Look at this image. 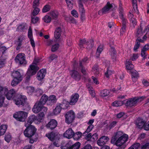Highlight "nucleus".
Listing matches in <instances>:
<instances>
[{"label": "nucleus", "instance_id": "2", "mask_svg": "<svg viewBox=\"0 0 149 149\" xmlns=\"http://www.w3.org/2000/svg\"><path fill=\"white\" fill-rule=\"evenodd\" d=\"M11 76L13 78L11 84L12 86H14L18 84L23 79V74L21 72V70H18L13 71L11 72Z\"/></svg>", "mask_w": 149, "mask_h": 149}, {"label": "nucleus", "instance_id": "44", "mask_svg": "<svg viewBox=\"0 0 149 149\" xmlns=\"http://www.w3.org/2000/svg\"><path fill=\"white\" fill-rule=\"evenodd\" d=\"M85 135H86V136L85 137V138L88 140H89L91 138H94V136H97L96 134H93L92 135L91 133H87V134Z\"/></svg>", "mask_w": 149, "mask_h": 149}, {"label": "nucleus", "instance_id": "14", "mask_svg": "<svg viewBox=\"0 0 149 149\" xmlns=\"http://www.w3.org/2000/svg\"><path fill=\"white\" fill-rule=\"evenodd\" d=\"M43 105L40 102H37L32 109V111L34 113H38L41 111L42 106Z\"/></svg>", "mask_w": 149, "mask_h": 149}, {"label": "nucleus", "instance_id": "19", "mask_svg": "<svg viewBox=\"0 0 149 149\" xmlns=\"http://www.w3.org/2000/svg\"><path fill=\"white\" fill-rule=\"evenodd\" d=\"M79 11L81 13V19L82 21H83L85 19V10L82 3H79Z\"/></svg>", "mask_w": 149, "mask_h": 149}, {"label": "nucleus", "instance_id": "26", "mask_svg": "<svg viewBox=\"0 0 149 149\" xmlns=\"http://www.w3.org/2000/svg\"><path fill=\"white\" fill-rule=\"evenodd\" d=\"M74 134V132L72 129L69 128L66 131V138L69 139L72 138Z\"/></svg>", "mask_w": 149, "mask_h": 149}, {"label": "nucleus", "instance_id": "62", "mask_svg": "<svg viewBox=\"0 0 149 149\" xmlns=\"http://www.w3.org/2000/svg\"><path fill=\"white\" fill-rule=\"evenodd\" d=\"M39 5V0H34L33 2V8H36Z\"/></svg>", "mask_w": 149, "mask_h": 149}, {"label": "nucleus", "instance_id": "41", "mask_svg": "<svg viewBox=\"0 0 149 149\" xmlns=\"http://www.w3.org/2000/svg\"><path fill=\"white\" fill-rule=\"evenodd\" d=\"M142 28L141 26L140 28H139L137 29V31L136 33V36L138 38H139L143 35V32L142 31Z\"/></svg>", "mask_w": 149, "mask_h": 149}, {"label": "nucleus", "instance_id": "42", "mask_svg": "<svg viewBox=\"0 0 149 149\" xmlns=\"http://www.w3.org/2000/svg\"><path fill=\"white\" fill-rule=\"evenodd\" d=\"M103 50V48L102 46H100L98 47L96 52V56L97 58L99 57L100 54Z\"/></svg>", "mask_w": 149, "mask_h": 149}, {"label": "nucleus", "instance_id": "1", "mask_svg": "<svg viewBox=\"0 0 149 149\" xmlns=\"http://www.w3.org/2000/svg\"><path fill=\"white\" fill-rule=\"evenodd\" d=\"M128 136L126 134H123L121 131L117 132L114 136L112 137L111 142L117 146L123 147L125 146L124 144L127 141Z\"/></svg>", "mask_w": 149, "mask_h": 149}, {"label": "nucleus", "instance_id": "5", "mask_svg": "<svg viewBox=\"0 0 149 149\" xmlns=\"http://www.w3.org/2000/svg\"><path fill=\"white\" fill-rule=\"evenodd\" d=\"M38 62V59H35L32 64L29 66L27 71V74L32 76L35 75L39 69V68L37 66V63Z\"/></svg>", "mask_w": 149, "mask_h": 149}, {"label": "nucleus", "instance_id": "4", "mask_svg": "<svg viewBox=\"0 0 149 149\" xmlns=\"http://www.w3.org/2000/svg\"><path fill=\"white\" fill-rule=\"evenodd\" d=\"M143 100V97H135L128 99L125 103L127 106L132 107L136 106L138 103L142 101Z\"/></svg>", "mask_w": 149, "mask_h": 149}, {"label": "nucleus", "instance_id": "59", "mask_svg": "<svg viewBox=\"0 0 149 149\" xmlns=\"http://www.w3.org/2000/svg\"><path fill=\"white\" fill-rule=\"evenodd\" d=\"M28 35L30 39L33 38L32 31L31 27L29 29Z\"/></svg>", "mask_w": 149, "mask_h": 149}, {"label": "nucleus", "instance_id": "43", "mask_svg": "<svg viewBox=\"0 0 149 149\" xmlns=\"http://www.w3.org/2000/svg\"><path fill=\"white\" fill-rule=\"evenodd\" d=\"M5 97L0 92V108L3 106L4 102Z\"/></svg>", "mask_w": 149, "mask_h": 149}, {"label": "nucleus", "instance_id": "13", "mask_svg": "<svg viewBox=\"0 0 149 149\" xmlns=\"http://www.w3.org/2000/svg\"><path fill=\"white\" fill-rule=\"evenodd\" d=\"M62 29L60 27L56 28L54 33V37L56 39H58L60 41L62 40V38L61 36V33Z\"/></svg>", "mask_w": 149, "mask_h": 149}, {"label": "nucleus", "instance_id": "28", "mask_svg": "<svg viewBox=\"0 0 149 149\" xmlns=\"http://www.w3.org/2000/svg\"><path fill=\"white\" fill-rule=\"evenodd\" d=\"M48 100V97L47 95H43L41 97L40 101L38 102L41 103L42 104L44 105L46 102L47 104V102Z\"/></svg>", "mask_w": 149, "mask_h": 149}, {"label": "nucleus", "instance_id": "40", "mask_svg": "<svg viewBox=\"0 0 149 149\" xmlns=\"http://www.w3.org/2000/svg\"><path fill=\"white\" fill-rule=\"evenodd\" d=\"M109 93V91L108 90L104 89L102 91L100 92L101 96L104 97L108 95Z\"/></svg>", "mask_w": 149, "mask_h": 149}, {"label": "nucleus", "instance_id": "11", "mask_svg": "<svg viewBox=\"0 0 149 149\" xmlns=\"http://www.w3.org/2000/svg\"><path fill=\"white\" fill-rule=\"evenodd\" d=\"M74 118V113L73 111H69L66 113V123L68 124L71 123Z\"/></svg>", "mask_w": 149, "mask_h": 149}, {"label": "nucleus", "instance_id": "31", "mask_svg": "<svg viewBox=\"0 0 149 149\" xmlns=\"http://www.w3.org/2000/svg\"><path fill=\"white\" fill-rule=\"evenodd\" d=\"M90 43L88 41H86L85 39H81L80 40L79 46L81 48H84V45H89Z\"/></svg>", "mask_w": 149, "mask_h": 149}, {"label": "nucleus", "instance_id": "27", "mask_svg": "<svg viewBox=\"0 0 149 149\" xmlns=\"http://www.w3.org/2000/svg\"><path fill=\"white\" fill-rule=\"evenodd\" d=\"M132 75V81L135 82L137 78L139 77V74L137 71L135 70H133L130 71Z\"/></svg>", "mask_w": 149, "mask_h": 149}, {"label": "nucleus", "instance_id": "30", "mask_svg": "<svg viewBox=\"0 0 149 149\" xmlns=\"http://www.w3.org/2000/svg\"><path fill=\"white\" fill-rule=\"evenodd\" d=\"M7 127L6 125H2L0 126V136L3 135L5 133Z\"/></svg>", "mask_w": 149, "mask_h": 149}, {"label": "nucleus", "instance_id": "3", "mask_svg": "<svg viewBox=\"0 0 149 149\" xmlns=\"http://www.w3.org/2000/svg\"><path fill=\"white\" fill-rule=\"evenodd\" d=\"M0 92L2 95H3L4 97H6L8 100H12L15 94V91L13 89H11L8 91L6 87H3L0 86Z\"/></svg>", "mask_w": 149, "mask_h": 149}, {"label": "nucleus", "instance_id": "46", "mask_svg": "<svg viewBox=\"0 0 149 149\" xmlns=\"http://www.w3.org/2000/svg\"><path fill=\"white\" fill-rule=\"evenodd\" d=\"M37 117L36 116L34 115H32L29 117L27 120L32 123L33 122L37 120Z\"/></svg>", "mask_w": 149, "mask_h": 149}, {"label": "nucleus", "instance_id": "36", "mask_svg": "<svg viewBox=\"0 0 149 149\" xmlns=\"http://www.w3.org/2000/svg\"><path fill=\"white\" fill-rule=\"evenodd\" d=\"M118 12L119 17L124 15L123 9L122 7V4L120 3L118 8Z\"/></svg>", "mask_w": 149, "mask_h": 149}, {"label": "nucleus", "instance_id": "52", "mask_svg": "<svg viewBox=\"0 0 149 149\" xmlns=\"http://www.w3.org/2000/svg\"><path fill=\"white\" fill-rule=\"evenodd\" d=\"M45 116L44 113L43 112H40L39 113L37 117V120L40 121V120L43 119Z\"/></svg>", "mask_w": 149, "mask_h": 149}, {"label": "nucleus", "instance_id": "25", "mask_svg": "<svg viewBox=\"0 0 149 149\" xmlns=\"http://www.w3.org/2000/svg\"><path fill=\"white\" fill-rule=\"evenodd\" d=\"M145 122L143 120L140 118H138L136 121V124L139 128H144Z\"/></svg>", "mask_w": 149, "mask_h": 149}, {"label": "nucleus", "instance_id": "57", "mask_svg": "<svg viewBox=\"0 0 149 149\" xmlns=\"http://www.w3.org/2000/svg\"><path fill=\"white\" fill-rule=\"evenodd\" d=\"M11 136L10 134H7L5 136V140L8 143L9 142L11 139Z\"/></svg>", "mask_w": 149, "mask_h": 149}, {"label": "nucleus", "instance_id": "7", "mask_svg": "<svg viewBox=\"0 0 149 149\" xmlns=\"http://www.w3.org/2000/svg\"><path fill=\"white\" fill-rule=\"evenodd\" d=\"M27 100L26 97L20 94L17 95L14 98V102L17 105H22Z\"/></svg>", "mask_w": 149, "mask_h": 149}, {"label": "nucleus", "instance_id": "18", "mask_svg": "<svg viewBox=\"0 0 149 149\" xmlns=\"http://www.w3.org/2000/svg\"><path fill=\"white\" fill-rule=\"evenodd\" d=\"M57 125V122L54 120L52 119L50 120L49 122L46 125L47 128H49L52 130L55 128Z\"/></svg>", "mask_w": 149, "mask_h": 149}, {"label": "nucleus", "instance_id": "24", "mask_svg": "<svg viewBox=\"0 0 149 149\" xmlns=\"http://www.w3.org/2000/svg\"><path fill=\"white\" fill-rule=\"evenodd\" d=\"M116 51L115 48L111 47L110 50V54L113 61H115L116 58Z\"/></svg>", "mask_w": 149, "mask_h": 149}, {"label": "nucleus", "instance_id": "61", "mask_svg": "<svg viewBox=\"0 0 149 149\" xmlns=\"http://www.w3.org/2000/svg\"><path fill=\"white\" fill-rule=\"evenodd\" d=\"M113 73V72L111 70H108L105 72V75L107 78H109V77Z\"/></svg>", "mask_w": 149, "mask_h": 149}, {"label": "nucleus", "instance_id": "64", "mask_svg": "<svg viewBox=\"0 0 149 149\" xmlns=\"http://www.w3.org/2000/svg\"><path fill=\"white\" fill-rule=\"evenodd\" d=\"M143 129L146 131L149 130V121L147 123H145Z\"/></svg>", "mask_w": 149, "mask_h": 149}, {"label": "nucleus", "instance_id": "51", "mask_svg": "<svg viewBox=\"0 0 149 149\" xmlns=\"http://www.w3.org/2000/svg\"><path fill=\"white\" fill-rule=\"evenodd\" d=\"M141 149H149V143H143L141 146Z\"/></svg>", "mask_w": 149, "mask_h": 149}, {"label": "nucleus", "instance_id": "12", "mask_svg": "<svg viewBox=\"0 0 149 149\" xmlns=\"http://www.w3.org/2000/svg\"><path fill=\"white\" fill-rule=\"evenodd\" d=\"M48 45H51V50L52 52H55L57 51L59 47V45L58 43H54L52 40H48L47 42Z\"/></svg>", "mask_w": 149, "mask_h": 149}, {"label": "nucleus", "instance_id": "49", "mask_svg": "<svg viewBox=\"0 0 149 149\" xmlns=\"http://www.w3.org/2000/svg\"><path fill=\"white\" fill-rule=\"evenodd\" d=\"M123 104V102L122 101H116L112 103V105L116 107H118L122 105Z\"/></svg>", "mask_w": 149, "mask_h": 149}, {"label": "nucleus", "instance_id": "29", "mask_svg": "<svg viewBox=\"0 0 149 149\" xmlns=\"http://www.w3.org/2000/svg\"><path fill=\"white\" fill-rule=\"evenodd\" d=\"M46 136L51 141H53L56 139V138L58 137L57 135H55L54 132H51L46 134Z\"/></svg>", "mask_w": 149, "mask_h": 149}, {"label": "nucleus", "instance_id": "56", "mask_svg": "<svg viewBox=\"0 0 149 149\" xmlns=\"http://www.w3.org/2000/svg\"><path fill=\"white\" fill-rule=\"evenodd\" d=\"M6 59L3 58V55L0 58V68L2 67L5 63Z\"/></svg>", "mask_w": 149, "mask_h": 149}, {"label": "nucleus", "instance_id": "22", "mask_svg": "<svg viewBox=\"0 0 149 149\" xmlns=\"http://www.w3.org/2000/svg\"><path fill=\"white\" fill-rule=\"evenodd\" d=\"M57 100V99L55 96L53 95H50L48 97L47 104H52L54 103H56Z\"/></svg>", "mask_w": 149, "mask_h": 149}, {"label": "nucleus", "instance_id": "16", "mask_svg": "<svg viewBox=\"0 0 149 149\" xmlns=\"http://www.w3.org/2000/svg\"><path fill=\"white\" fill-rule=\"evenodd\" d=\"M108 137L103 136L101 137L97 141V144L100 146L104 145L109 140Z\"/></svg>", "mask_w": 149, "mask_h": 149}, {"label": "nucleus", "instance_id": "23", "mask_svg": "<svg viewBox=\"0 0 149 149\" xmlns=\"http://www.w3.org/2000/svg\"><path fill=\"white\" fill-rule=\"evenodd\" d=\"M61 105L59 104L56 106L55 108L53 110L52 113L51 114V115H57L60 113L61 109Z\"/></svg>", "mask_w": 149, "mask_h": 149}, {"label": "nucleus", "instance_id": "10", "mask_svg": "<svg viewBox=\"0 0 149 149\" xmlns=\"http://www.w3.org/2000/svg\"><path fill=\"white\" fill-rule=\"evenodd\" d=\"M15 60L17 63L20 64L24 65L26 63L25 55L23 53L17 54L15 58Z\"/></svg>", "mask_w": 149, "mask_h": 149}, {"label": "nucleus", "instance_id": "34", "mask_svg": "<svg viewBox=\"0 0 149 149\" xmlns=\"http://www.w3.org/2000/svg\"><path fill=\"white\" fill-rule=\"evenodd\" d=\"M52 17L47 15H46L44 16L42 18L43 21L47 23H49L52 21Z\"/></svg>", "mask_w": 149, "mask_h": 149}, {"label": "nucleus", "instance_id": "39", "mask_svg": "<svg viewBox=\"0 0 149 149\" xmlns=\"http://www.w3.org/2000/svg\"><path fill=\"white\" fill-rule=\"evenodd\" d=\"M26 91L29 95H31L33 93H35L34 89L33 87H28L27 88Z\"/></svg>", "mask_w": 149, "mask_h": 149}, {"label": "nucleus", "instance_id": "33", "mask_svg": "<svg viewBox=\"0 0 149 149\" xmlns=\"http://www.w3.org/2000/svg\"><path fill=\"white\" fill-rule=\"evenodd\" d=\"M25 39V36L24 35H20L18 37L17 43L18 45V46H21L22 42Z\"/></svg>", "mask_w": 149, "mask_h": 149}, {"label": "nucleus", "instance_id": "58", "mask_svg": "<svg viewBox=\"0 0 149 149\" xmlns=\"http://www.w3.org/2000/svg\"><path fill=\"white\" fill-rule=\"evenodd\" d=\"M67 21H68L70 23L74 24H76L77 23L76 19L72 17H69V19L67 20Z\"/></svg>", "mask_w": 149, "mask_h": 149}, {"label": "nucleus", "instance_id": "50", "mask_svg": "<svg viewBox=\"0 0 149 149\" xmlns=\"http://www.w3.org/2000/svg\"><path fill=\"white\" fill-rule=\"evenodd\" d=\"M39 20L40 19L38 17L36 16L32 17L31 22L33 24H36L39 22Z\"/></svg>", "mask_w": 149, "mask_h": 149}, {"label": "nucleus", "instance_id": "38", "mask_svg": "<svg viewBox=\"0 0 149 149\" xmlns=\"http://www.w3.org/2000/svg\"><path fill=\"white\" fill-rule=\"evenodd\" d=\"M126 67L127 70H131L134 68V66L130 61V60H127Z\"/></svg>", "mask_w": 149, "mask_h": 149}, {"label": "nucleus", "instance_id": "15", "mask_svg": "<svg viewBox=\"0 0 149 149\" xmlns=\"http://www.w3.org/2000/svg\"><path fill=\"white\" fill-rule=\"evenodd\" d=\"M46 70L42 69L38 72L37 74V78L38 80H41L44 79L46 74Z\"/></svg>", "mask_w": 149, "mask_h": 149}, {"label": "nucleus", "instance_id": "9", "mask_svg": "<svg viewBox=\"0 0 149 149\" xmlns=\"http://www.w3.org/2000/svg\"><path fill=\"white\" fill-rule=\"evenodd\" d=\"M113 7V4L108 2L103 8L98 11V14L100 15H102L104 14L108 13Z\"/></svg>", "mask_w": 149, "mask_h": 149}, {"label": "nucleus", "instance_id": "35", "mask_svg": "<svg viewBox=\"0 0 149 149\" xmlns=\"http://www.w3.org/2000/svg\"><path fill=\"white\" fill-rule=\"evenodd\" d=\"M79 65L80 66L79 69L81 70V72L84 75H86L87 74L86 69L85 67L83 66L82 64V62L81 61H79Z\"/></svg>", "mask_w": 149, "mask_h": 149}, {"label": "nucleus", "instance_id": "20", "mask_svg": "<svg viewBox=\"0 0 149 149\" xmlns=\"http://www.w3.org/2000/svg\"><path fill=\"white\" fill-rule=\"evenodd\" d=\"M79 97V95L77 93L72 95L71 97L70 101L69 102L70 105H74L77 101Z\"/></svg>", "mask_w": 149, "mask_h": 149}, {"label": "nucleus", "instance_id": "21", "mask_svg": "<svg viewBox=\"0 0 149 149\" xmlns=\"http://www.w3.org/2000/svg\"><path fill=\"white\" fill-rule=\"evenodd\" d=\"M119 17L122 20V27L121 28L122 31L124 32L125 31L126 29L127 20L124 17V16Z\"/></svg>", "mask_w": 149, "mask_h": 149}, {"label": "nucleus", "instance_id": "32", "mask_svg": "<svg viewBox=\"0 0 149 149\" xmlns=\"http://www.w3.org/2000/svg\"><path fill=\"white\" fill-rule=\"evenodd\" d=\"M92 72L95 75H97L99 73V69L98 68V66L97 64L94 65L93 67Z\"/></svg>", "mask_w": 149, "mask_h": 149}, {"label": "nucleus", "instance_id": "37", "mask_svg": "<svg viewBox=\"0 0 149 149\" xmlns=\"http://www.w3.org/2000/svg\"><path fill=\"white\" fill-rule=\"evenodd\" d=\"M50 15L53 19H55L57 18L58 15V12L56 11H51L49 13Z\"/></svg>", "mask_w": 149, "mask_h": 149}, {"label": "nucleus", "instance_id": "48", "mask_svg": "<svg viewBox=\"0 0 149 149\" xmlns=\"http://www.w3.org/2000/svg\"><path fill=\"white\" fill-rule=\"evenodd\" d=\"M82 133L80 132H77L74 133V134L73 135V137L75 139L78 140L79 139L81 136Z\"/></svg>", "mask_w": 149, "mask_h": 149}, {"label": "nucleus", "instance_id": "55", "mask_svg": "<svg viewBox=\"0 0 149 149\" xmlns=\"http://www.w3.org/2000/svg\"><path fill=\"white\" fill-rule=\"evenodd\" d=\"M34 8L32 12V14L34 16H35L38 14L40 11V9L37 7L33 8Z\"/></svg>", "mask_w": 149, "mask_h": 149}, {"label": "nucleus", "instance_id": "8", "mask_svg": "<svg viewBox=\"0 0 149 149\" xmlns=\"http://www.w3.org/2000/svg\"><path fill=\"white\" fill-rule=\"evenodd\" d=\"M36 131L37 130L34 126H31L29 127L26 128L24 131V134L25 136L31 137L35 134Z\"/></svg>", "mask_w": 149, "mask_h": 149}, {"label": "nucleus", "instance_id": "54", "mask_svg": "<svg viewBox=\"0 0 149 149\" xmlns=\"http://www.w3.org/2000/svg\"><path fill=\"white\" fill-rule=\"evenodd\" d=\"M43 93V91L41 89L38 88L35 92V95L38 96L42 95Z\"/></svg>", "mask_w": 149, "mask_h": 149}, {"label": "nucleus", "instance_id": "6", "mask_svg": "<svg viewBox=\"0 0 149 149\" xmlns=\"http://www.w3.org/2000/svg\"><path fill=\"white\" fill-rule=\"evenodd\" d=\"M28 113L24 111H20L16 112L13 116L14 118L17 120L24 121L28 116Z\"/></svg>", "mask_w": 149, "mask_h": 149}, {"label": "nucleus", "instance_id": "53", "mask_svg": "<svg viewBox=\"0 0 149 149\" xmlns=\"http://www.w3.org/2000/svg\"><path fill=\"white\" fill-rule=\"evenodd\" d=\"M25 26V25L24 24H20L18 26L17 31H21L24 29Z\"/></svg>", "mask_w": 149, "mask_h": 149}, {"label": "nucleus", "instance_id": "47", "mask_svg": "<svg viewBox=\"0 0 149 149\" xmlns=\"http://www.w3.org/2000/svg\"><path fill=\"white\" fill-rule=\"evenodd\" d=\"M72 0H66L68 7L70 10L72 9L73 7V3L72 2Z\"/></svg>", "mask_w": 149, "mask_h": 149}, {"label": "nucleus", "instance_id": "17", "mask_svg": "<svg viewBox=\"0 0 149 149\" xmlns=\"http://www.w3.org/2000/svg\"><path fill=\"white\" fill-rule=\"evenodd\" d=\"M72 77L77 81H79L81 79V75L77 71L72 70L71 72Z\"/></svg>", "mask_w": 149, "mask_h": 149}, {"label": "nucleus", "instance_id": "63", "mask_svg": "<svg viewBox=\"0 0 149 149\" xmlns=\"http://www.w3.org/2000/svg\"><path fill=\"white\" fill-rule=\"evenodd\" d=\"M71 14L73 16L76 18H77L78 17V13L77 11L75 10L71 11Z\"/></svg>", "mask_w": 149, "mask_h": 149}, {"label": "nucleus", "instance_id": "45", "mask_svg": "<svg viewBox=\"0 0 149 149\" xmlns=\"http://www.w3.org/2000/svg\"><path fill=\"white\" fill-rule=\"evenodd\" d=\"M51 9V6L49 5H46L42 8V11L43 13L47 12L49 11Z\"/></svg>", "mask_w": 149, "mask_h": 149}, {"label": "nucleus", "instance_id": "60", "mask_svg": "<svg viewBox=\"0 0 149 149\" xmlns=\"http://www.w3.org/2000/svg\"><path fill=\"white\" fill-rule=\"evenodd\" d=\"M93 127L94 126L93 125H89L88 127L86 130V131L83 134L84 135H85L86 133H88L93 129Z\"/></svg>", "mask_w": 149, "mask_h": 149}]
</instances>
